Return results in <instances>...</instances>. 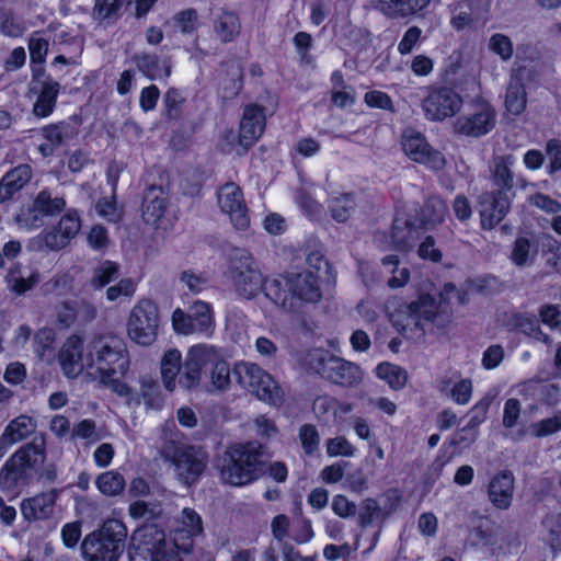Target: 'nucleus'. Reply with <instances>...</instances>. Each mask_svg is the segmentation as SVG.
<instances>
[{"mask_svg":"<svg viewBox=\"0 0 561 561\" xmlns=\"http://www.w3.org/2000/svg\"><path fill=\"white\" fill-rule=\"evenodd\" d=\"M162 440L160 455L174 466L179 480L187 486L195 483L207 466L208 454L201 447L181 443L173 421L163 425Z\"/></svg>","mask_w":561,"mask_h":561,"instance_id":"f257e3e1","label":"nucleus"},{"mask_svg":"<svg viewBox=\"0 0 561 561\" xmlns=\"http://www.w3.org/2000/svg\"><path fill=\"white\" fill-rule=\"evenodd\" d=\"M45 459L46 438L44 434H38L21 446L0 469V489L19 493L41 470Z\"/></svg>","mask_w":561,"mask_h":561,"instance_id":"f03ea898","label":"nucleus"},{"mask_svg":"<svg viewBox=\"0 0 561 561\" xmlns=\"http://www.w3.org/2000/svg\"><path fill=\"white\" fill-rule=\"evenodd\" d=\"M262 449L263 446L259 442L229 446L217 460L221 481L232 486H242L259 479L264 471Z\"/></svg>","mask_w":561,"mask_h":561,"instance_id":"7ed1b4c3","label":"nucleus"},{"mask_svg":"<svg viewBox=\"0 0 561 561\" xmlns=\"http://www.w3.org/2000/svg\"><path fill=\"white\" fill-rule=\"evenodd\" d=\"M211 366L210 381L214 390L224 391L230 386L229 364L220 358L218 351L210 345L199 344L192 346L184 360L180 385L191 390L199 385L202 369Z\"/></svg>","mask_w":561,"mask_h":561,"instance_id":"20e7f679","label":"nucleus"},{"mask_svg":"<svg viewBox=\"0 0 561 561\" xmlns=\"http://www.w3.org/2000/svg\"><path fill=\"white\" fill-rule=\"evenodd\" d=\"M127 527L118 519H107L103 525L88 534L81 552L85 561H118L127 539Z\"/></svg>","mask_w":561,"mask_h":561,"instance_id":"39448f33","label":"nucleus"},{"mask_svg":"<svg viewBox=\"0 0 561 561\" xmlns=\"http://www.w3.org/2000/svg\"><path fill=\"white\" fill-rule=\"evenodd\" d=\"M129 561H182L179 547L156 525L137 528L128 546Z\"/></svg>","mask_w":561,"mask_h":561,"instance_id":"423d86ee","label":"nucleus"},{"mask_svg":"<svg viewBox=\"0 0 561 561\" xmlns=\"http://www.w3.org/2000/svg\"><path fill=\"white\" fill-rule=\"evenodd\" d=\"M89 368L104 377L124 376L129 367L128 352L122 337L102 334L89 344L87 354Z\"/></svg>","mask_w":561,"mask_h":561,"instance_id":"0eeeda50","label":"nucleus"},{"mask_svg":"<svg viewBox=\"0 0 561 561\" xmlns=\"http://www.w3.org/2000/svg\"><path fill=\"white\" fill-rule=\"evenodd\" d=\"M306 363L309 369L341 387H357L364 378V373L357 364L321 348L310 351Z\"/></svg>","mask_w":561,"mask_h":561,"instance_id":"6e6552de","label":"nucleus"},{"mask_svg":"<svg viewBox=\"0 0 561 561\" xmlns=\"http://www.w3.org/2000/svg\"><path fill=\"white\" fill-rule=\"evenodd\" d=\"M229 278L237 295L245 299H253L262 291L265 277L255 259L245 249L232 251L228 267Z\"/></svg>","mask_w":561,"mask_h":561,"instance_id":"1a4fd4ad","label":"nucleus"},{"mask_svg":"<svg viewBox=\"0 0 561 561\" xmlns=\"http://www.w3.org/2000/svg\"><path fill=\"white\" fill-rule=\"evenodd\" d=\"M238 382L260 400L272 405L283 402L284 392L275 379L259 365L253 363H239L234 367Z\"/></svg>","mask_w":561,"mask_h":561,"instance_id":"9d476101","label":"nucleus"},{"mask_svg":"<svg viewBox=\"0 0 561 561\" xmlns=\"http://www.w3.org/2000/svg\"><path fill=\"white\" fill-rule=\"evenodd\" d=\"M159 325L158 306L150 299H141L130 310L127 335L136 344L149 346L157 340Z\"/></svg>","mask_w":561,"mask_h":561,"instance_id":"9b49d317","label":"nucleus"},{"mask_svg":"<svg viewBox=\"0 0 561 561\" xmlns=\"http://www.w3.org/2000/svg\"><path fill=\"white\" fill-rule=\"evenodd\" d=\"M66 207L61 196H53L48 190L41 191L33 203L22 208L15 216V222L21 229L32 230L44 226L46 217L60 214Z\"/></svg>","mask_w":561,"mask_h":561,"instance_id":"f8f14e48","label":"nucleus"},{"mask_svg":"<svg viewBox=\"0 0 561 561\" xmlns=\"http://www.w3.org/2000/svg\"><path fill=\"white\" fill-rule=\"evenodd\" d=\"M401 146L404 153L414 162L421 163L426 168L440 171L446 165L444 154L432 148L426 141L425 136L412 128L403 131Z\"/></svg>","mask_w":561,"mask_h":561,"instance_id":"ddd939ff","label":"nucleus"},{"mask_svg":"<svg viewBox=\"0 0 561 561\" xmlns=\"http://www.w3.org/2000/svg\"><path fill=\"white\" fill-rule=\"evenodd\" d=\"M214 313L208 302L196 300L187 312L181 309L174 310L172 325L180 334L205 333L214 328Z\"/></svg>","mask_w":561,"mask_h":561,"instance_id":"4468645a","label":"nucleus"},{"mask_svg":"<svg viewBox=\"0 0 561 561\" xmlns=\"http://www.w3.org/2000/svg\"><path fill=\"white\" fill-rule=\"evenodd\" d=\"M495 122L496 114L491 104L478 102L470 113L459 116L454 122V131L458 135L478 138L490 133L494 128Z\"/></svg>","mask_w":561,"mask_h":561,"instance_id":"2eb2a0df","label":"nucleus"},{"mask_svg":"<svg viewBox=\"0 0 561 561\" xmlns=\"http://www.w3.org/2000/svg\"><path fill=\"white\" fill-rule=\"evenodd\" d=\"M461 105V96L447 87L431 89L422 102L425 116L431 121H443L451 117L459 112Z\"/></svg>","mask_w":561,"mask_h":561,"instance_id":"dca6fc26","label":"nucleus"},{"mask_svg":"<svg viewBox=\"0 0 561 561\" xmlns=\"http://www.w3.org/2000/svg\"><path fill=\"white\" fill-rule=\"evenodd\" d=\"M513 197L505 192L486 191L478 198L480 225L483 230L494 229L508 214Z\"/></svg>","mask_w":561,"mask_h":561,"instance_id":"f3484780","label":"nucleus"},{"mask_svg":"<svg viewBox=\"0 0 561 561\" xmlns=\"http://www.w3.org/2000/svg\"><path fill=\"white\" fill-rule=\"evenodd\" d=\"M220 209L229 215L232 225L238 230H244L250 225V217L242 190L233 182L222 185L217 194Z\"/></svg>","mask_w":561,"mask_h":561,"instance_id":"a211bd4d","label":"nucleus"},{"mask_svg":"<svg viewBox=\"0 0 561 561\" xmlns=\"http://www.w3.org/2000/svg\"><path fill=\"white\" fill-rule=\"evenodd\" d=\"M503 323L508 331H516L528 339L546 345L552 343L551 337L542 332L536 314L531 312L512 311L504 314Z\"/></svg>","mask_w":561,"mask_h":561,"instance_id":"6ab92c4d","label":"nucleus"},{"mask_svg":"<svg viewBox=\"0 0 561 561\" xmlns=\"http://www.w3.org/2000/svg\"><path fill=\"white\" fill-rule=\"evenodd\" d=\"M203 533L201 516L192 508H184L179 519V525L173 530L172 540L179 549L188 553L194 543V538Z\"/></svg>","mask_w":561,"mask_h":561,"instance_id":"aec40b11","label":"nucleus"},{"mask_svg":"<svg viewBox=\"0 0 561 561\" xmlns=\"http://www.w3.org/2000/svg\"><path fill=\"white\" fill-rule=\"evenodd\" d=\"M81 228V220L76 210L65 214L58 222V226L43 236L45 245L54 251L60 250L69 244Z\"/></svg>","mask_w":561,"mask_h":561,"instance_id":"412c9836","label":"nucleus"},{"mask_svg":"<svg viewBox=\"0 0 561 561\" xmlns=\"http://www.w3.org/2000/svg\"><path fill=\"white\" fill-rule=\"evenodd\" d=\"M82 352L83 342L78 335L69 336L62 344L58 358L67 377H77L85 367L89 368L87 356L84 357Z\"/></svg>","mask_w":561,"mask_h":561,"instance_id":"4be33fe9","label":"nucleus"},{"mask_svg":"<svg viewBox=\"0 0 561 561\" xmlns=\"http://www.w3.org/2000/svg\"><path fill=\"white\" fill-rule=\"evenodd\" d=\"M243 87V67L239 60H229L220 65L218 72V94L221 100H233Z\"/></svg>","mask_w":561,"mask_h":561,"instance_id":"5701e85b","label":"nucleus"},{"mask_svg":"<svg viewBox=\"0 0 561 561\" xmlns=\"http://www.w3.org/2000/svg\"><path fill=\"white\" fill-rule=\"evenodd\" d=\"M266 116L256 104L245 106L240 123L239 139L245 148L252 146L264 133Z\"/></svg>","mask_w":561,"mask_h":561,"instance_id":"b1692460","label":"nucleus"},{"mask_svg":"<svg viewBox=\"0 0 561 561\" xmlns=\"http://www.w3.org/2000/svg\"><path fill=\"white\" fill-rule=\"evenodd\" d=\"M515 478L510 470L496 473L489 482L488 497L497 510H507L513 501Z\"/></svg>","mask_w":561,"mask_h":561,"instance_id":"393cba45","label":"nucleus"},{"mask_svg":"<svg viewBox=\"0 0 561 561\" xmlns=\"http://www.w3.org/2000/svg\"><path fill=\"white\" fill-rule=\"evenodd\" d=\"M44 142L38 146L43 157L53 156L57 149L66 146L76 136L75 128L66 122L50 124L41 129Z\"/></svg>","mask_w":561,"mask_h":561,"instance_id":"a878e982","label":"nucleus"},{"mask_svg":"<svg viewBox=\"0 0 561 561\" xmlns=\"http://www.w3.org/2000/svg\"><path fill=\"white\" fill-rule=\"evenodd\" d=\"M407 325H414L421 331L434 323L438 318V307L435 299L430 295L421 296L416 301L407 306Z\"/></svg>","mask_w":561,"mask_h":561,"instance_id":"bb28decb","label":"nucleus"},{"mask_svg":"<svg viewBox=\"0 0 561 561\" xmlns=\"http://www.w3.org/2000/svg\"><path fill=\"white\" fill-rule=\"evenodd\" d=\"M290 293L293 294L295 309L297 301L317 302L321 298L318 276L312 272L289 273Z\"/></svg>","mask_w":561,"mask_h":561,"instance_id":"cd10ccee","label":"nucleus"},{"mask_svg":"<svg viewBox=\"0 0 561 561\" xmlns=\"http://www.w3.org/2000/svg\"><path fill=\"white\" fill-rule=\"evenodd\" d=\"M41 279L39 272L31 266L14 263L10 266L5 275V284L8 289L22 296L32 290Z\"/></svg>","mask_w":561,"mask_h":561,"instance_id":"c85d7f7f","label":"nucleus"},{"mask_svg":"<svg viewBox=\"0 0 561 561\" xmlns=\"http://www.w3.org/2000/svg\"><path fill=\"white\" fill-rule=\"evenodd\" d=\"M538 251L539 244L535 234H519L511 245L508 260L517 268H526L535 263Z\"/></svg>","mask_w":561,"mask_h":561,"instance_id":"c756f323","label":"nucleus"},{"mask_svg":"<svg viewBox=\"0 0 561 561\" xmlns=\"http://www.w3.org/2000/svg\"><path fill=\"white\" fill-rule=\"evenodd\" d=\"M290 274L278 275L273 278L265 277L262 291L273 304L286 311H294L295 304L290 293Z\"/></svg>","mask_w":561,"mask_h":561,"instance_id":"7c9ffc66","label":"nucleus"},{"mask_svg":"<svg viewBox=\"0 0 561 561\" xmlns=\"http://www.w3.org/2000/svg\"><path fill=\"white\" fill-rule=\"evenodd\" d=\"M514 157L512 154L494 158L490 167V180L493 187L495 188L494 191L505 192L506 196L514 198V173L512 171Z\"/></svg>","mask_w":561,"mask_h":561,"instance_id":"2f4dec72","label":"nucleus"},{"mask_svg":"<svg viewBox=\"0 0 561 561\" xmlns=\"http://www.w3.org/2000/svg\"><path fill=\"white\" fill-rule=\"evenodd\" d=\"M431 0H377L376 8L388 19H409L417 15Z\"/></svg>","mask_w":561,"mask_h":561,"instance_id":"473e14b6","label":"nucleus"},{"mask_svg":"<svg viewBox=\"0 0 561 561\" xmlns=\"http://www.w3.org/2000/svg\"><path fill=\"white\" fill-rule=\"evenodd\" d=\"M137 69L150 80L167 79L171 76L170 57L161 58L156 54L138 53L133 56Z\"/></svg>","mask_w":561,"mask_h":561,"instance_id":"72a5a7b5","label":"nucleus"},{"mask_svg":"<svg viewBox=\"0 0 561 561\" xmlns=\"http://www.w3.org/2000/svg\"><path fill=\"white\" fill-rule=\"evenodd\" d=\"M32 169L28 164H20L7 172L0 181V203L10 201L31 180Z\"/></svg>","mask_w":561,"mask_h":561,"instance_id":"f704fd0d","label":"nucleus"},{"mask_svg":"<svg viewBox=\"0 0 561 561\" xmlns=\"http://www.w3.org/2000/svg\"><path fill=\"white\" fill-rule=\"evenodd\" d=\"M448 207L443 198L437 195L430 196L416 214L420 226L425 229H434L445 221Z\"/></svg>","mask_w":561,"mask_h":561,"instance_id":"c9c22d12","label":"nucleus"},{"mask_svg":"<svg viewBox=\"0 0 561 561\" xmlns=\"http://www.w3.org/2000/svg\"><path fill=\"white\" fill-rule=\"evenodd\" d=\"M167 197L162 187L152 185L144 195L142 218L147 224H156L165 213Z\"/></svg>","mask_w":561,"mask_h":561,"instance_id":"e433bc0d","label":"nucleus"},{"mask_svg":"<svg viewBox=\"0 0 561 561\" xmlns=\"http://www.w3.org/2000/svg\"><path fill=\"white\" fill-rule=\"evenodd\" d=\"M55 499V494L49 492L23 501L21 505L23 516L27 520L48 518L53 513Z\"/></svg>","mask_w":561,"mask_h":561,"instance_id":"4c0bfd02","label":"nucleus"},{"mask_svg":"<svg viewBox=\"0 0 561 561\" xmlns=\"http://www.w3.org/2000/svg\"><path fill=\"white\" fill-rule=\"evenodd\" d=\"M39 83L41 90L33 106V113L37 117H47L55 108L60 84L50 78H46Z\"/></svg>","mask_w":561,"mask_h":561,"instance_id":"58836bf2","label":"nucleus"},{"mask_svg":"<svg viewBox=\"0 0 561 561\" xmlns=\"http://www.w3.org/2000/svg\"><path fill=\"white\" fill-rule=\"evenodd\" d=\"M183 367L184 362L182 363V355L178 350L171 348L163 354L160 369L164 387L169 391L175 389L176 377H179V380L181 379Z\"/></svg>","mask_w":561,"mask_h":561,"instance_id":"ea45409f","label":"nucleus"},{"mask_svg":"<svg viewBox=\"0 0 561 561\" xmlns=\"http://www.w3.org/2000/svg\"><path fill=\"white\" fill-rule=\"evenodd\" d=\"M214 33L221 43L233 42L240 34V21L234 12L221 10L213 23Z\"/></svg>","mask_w":561,"mask_h":561,"instance_id":"a19ab883","label":"nucleus"},{"mask_svg":"<svg viewBox=\"0 0 561 561\" xmlns=\"http://www.w3.org/2000/svg\"><path fill=\"white\" fill-rule=\"evenodd\" d=\"M417 238V231L411 222L402 218H396L391 229V242L400 252L410 251Z\"/></svg>","mask_w":561,"mask_h":561,"instance_id":"79ce46f5","label":"nucleus"},{"mask_svg":"<svg viewBox=\"0 0 561 561\" xmlns=\"http://www.w3.org/2000/svg\"><path fill=\"white\" fill-rule=\"evenodd\" d=\"M525 70L522 67L516 70L506 91L505 106L513 115H519L526 107V91L518 78Z\"/></svg>","mask_w":561,"mask_h":561,"instance_id":"37998d69","label":"nucleus"},{"mask_svg":"<svg viewBox=\"0 0 561 561\" xmlns=\"http://www.w3.org/2000/svg\"><path fill=\"white\" fill-rule=\"evenodd\" d=\"M37 422L25 414H21L11 420L5 426L3 434L10 439L12 444L19 443L35 433Z\"/></svg>","mask_w":561,"mask_h":561,"instance_id":"c03bdc74","label":"nucleus"},{"mask_svg":"<svg viewBox=\"0 0 561 561\" xmlns=\"http://www.w3.org/2000/svg\"><path fill=\"white\" fill-rule=\"evenodd\" d=\"M95 485L103 495L116 496L124 491L126 482L119 472L110 470L96 477Z\"/></svg>","mask_w":561,"mask_h":561,"instance_id":"a18cd8bd","label":"nucleus"},{"mask_svg":"<svg viewBox=\"0 0 561 561\" xmlns=\"http://www.w3.org/2000/svg\"><path fill=\"white\" fill-rule=\"evenodd\" d=\"M378 378L385 380L393 390H401L408 381V373L400 366L381 363L376 367Z\"/></svg>","mask_w":561,"mask_h":561,"instance_id":"49530a36","label":"nucleus"},{"mask_svg":"<svg viewBox=\"0 0 561 561\" xmlns=\"http://www.w3.org/2000/svg\"><path fill=\"white\" fill-rule=\"evenodd\" d=\"M356 203L353 194L344 193L329 201L332 217L339 222H345L355 210Z\"/></svg>","mask_w":561,"mask_h":561,"instance_id":"de8ad7c7","label":"nucleus"},{"mask_svg":"<svg viewBox=\"0 0 561 561\" xmlns=\"http://www.w3.org/2000/svg\"><path fill=\"white\" fill-rule=\"evenodd\" d=\"M390 512H385L375 499H365L360 503L358 522L362 527H368L375 522H385Z\"/></svg>","mask_w":561,"mask_h":561,"instance_id":"09e8293b","label":"nucleus"},{"mask_svg":"<svg viewBox=\"0 0 561 561\" xmlns=\"http://www.w3.org/2000/svg\"><path fill=\"white\" fill-rule=\"evenodd\" d=\"M119 266L112 261H103L93 268L90 284L94 289H101L118 277Z\"/></svg>","mask_w":561,"mask_h":561,"instance_id":"8fccbe9b","label":"nucleus"},{"mask_svg":"<svg viewBox=\"0 0 561 561\" xmlns=\"http://www.w3.org/2000/svg\"><path fill=\"white\" fill-rule=\"evenodd\" d=\"M140 393L147 407L151 409H160L162 407L163 400L157 380L150 377H142L140 379Z\"/></svg>","mask_w":561,"mask_h":561,"instance_id":"3c124183","label":"nucleus"},{"mask_svg":"<svg viewBox=\"0 0 561 561\" xmlns=\"http://www.w3.org/2000/svg\"><path fill=\"white\" fill-rule=\"evenodd\" d=\"M383 266H390L393 273L387 282L390 288H400L408 284L410 279V272L407 267L398 268L399 259L397 255H387L382 259Z\"/></svg>","mask_w":561,"mask_h":561,"instance_id":"603ef678","label":"nucleus"},{"mask_svg":"<svg viewBox=\"0 0 561 561\" xmlns=\"http://www.w3.org/2000/svg\"><path fill=\"white\" fill-rule=\"evenodd\" d=\"M488 47L503 61H508L514 54V46L511 38L502 33L493 34L489 39Z\"/></svg>","mask_w":561,"mask_h":561,"instance_id":"864d4df0","label":"nucleus"},{"mask_svg":"<svg viewBox=\"0 0 561 561\" xmlns=\"http://www.w3.org/2000/svg\"><path fill=\"white\" fill-rule=\"evenodd\" d=\"M123 5V0H95L93 19L103 22L116 18Z\"/></svg>","mask_w":561,"mask_h":561,"instance_id":"5fc2aeb1","label":"nucleus"},{"mask_svg":"<svg viewBox=\"0 0 561 561\" xmlns=\"http://www.w3.org/2000/svg\"><path fill=\"white\" fill-rule=\"evenodd\" d=\"M546 153L549 163L546 167V172L550 176H554L561 171V141L552 138L546 142Z\"/></svg>","mask_w":561,"mask_h":561,"instance_id":"6e6d98bb","label":"nucleus"},{"mask_svg":"<svg viewBox=\"0 0 561 561\" xmlns=\"http://www.w3.org/2000/svg\"><path fill=\"white\" fill-rule=\"evenodd\" d=\"M299 439L305 454L312 455L320 444V435L312 424H305L299 430Z\"/></svg>","mask_w":561,"mask_h":561,"instance_id":"4d7b16f0","label":"nucleus"},{"mask_svg":"<svg viewBox=\"0 0 561 561\" xmlns=\"http://www.w3.org/2000/svg\"><path fill=\"white\" fill-rule=\"evenodd\" d=\"M71 438H82L90 443H96L102 438V436L96 431L95 422L91 419H85L72 428Z\"/></svg>","mask_w":561,"mask_h":561,"instance_id":"13d9d810","label":"nucleus"},{"mask_svg":"<svg viewBox=\"0 0 561 561\" xmlns=\"http://www.w3.org/2000/svg\"><path fill=\"white\" fill-rule=\"evenodd\" d=\"M180 280L194 294L203 291L209 284V279L205 273H195L192 270L182 272Z\"/></svg>","mask_w":561,"mask_h":561,"instance_id":"bf43d9fd","label":"nucleus"},{"mask_svg":"<svg viewBox=\"0 0 561 561\" xmlns=\"http://www.w3.org/2000/svg\"><path fill=\"white\" fill-rule=\"evenodd\" d=\"M491 405V398L484 397L477 402L470 411L471 417L463 427V432L476 430L485 420L488 410Z\"/></svg>","mask_w":561,"mask_h":561,"instance_id":"052dcab7","label":"nucleus"},{"mask_svg":"<svg viewBox=\"0 0 561 561\" xmlns=\"http://www.w3.org/2000/svg\"><path fill=\"white\" fill-rule=\"evenodd\" d=\"M136 291V283L131 278H122L117 284L110 286L106 298L115 301L121 297L131 298Z\"/></svg>","mask_w":561,"mask_h":561,"instance_id":"680f3d73","label":"nucleus"},{"mask_svg":"<svg viewBox=\"0 0 561 561\" xmlns=\"http://www.w3.org/2000/svg\"><path fill=\"white\" fill-rule=\"evenodd\" d=\"M327 453L331 457H352L355 454V447L342 436L329 438L327 440Z\"/></svg>","mask_w":561,"mask_h":561,"instance_id":"e2e57ef3","label":"nucleus"},{"mask_svg":"<svg viewBox=\"0 0 561 561\" xmlns=\"http://www.w3.org/2000/svg\"><path fill=\"white\" fill-rule=\"evenodd\" d=\"M535 436L543 437L561 431V412L531 425Z\"/></svg>","mask_w":561,"mask_h":561,"instance_id":"0e129e2a","label":"nucleus"},{"mask_svg":"<svg viewBox=\"0 0 561 561\" xmlns=\"http://www.w3.org/2000/svg\"><path fill=\"white\" fill-rule=\"evenodd\" d=\"M157 508V505L149 504L145 501H136L129 505L128 513L134 519L150 520L160 514Z\"/></svg>","mask_w":561,"mask_h":561,"instance_id":"69168bd1","label":"nucleus"},{"mask_svg":"<svg viewBox=\"0 0 561 561\" xmlns=\"http://www.w3.org/2000/svg\"><path fill=\"white\" fill-rule=\"evenodd\" d=\"M96 211L110 222H117L123 215L122 209L116 205L115 201L105 197L99 199L96 203Z\"/></svg>","mask_w":561,"mask_h":561,"instance_id":"338daca9","label":"nucleus"},{"mask_svg":"<svg viewBox=\"0 0 561 561\" xmlns=\"http://www.w3.org/2000/svg\"><path fill=\"white\" fill-rule=\"evenodd\" d=\"M0 32L10 37H19L24 32V26L16 22L13 14L9 11H3L0 14Z\"/></svg>","mask_w":561,"mask_h":561,"instance_id":"774afa93","label":"nucleus"}]
</instances>
